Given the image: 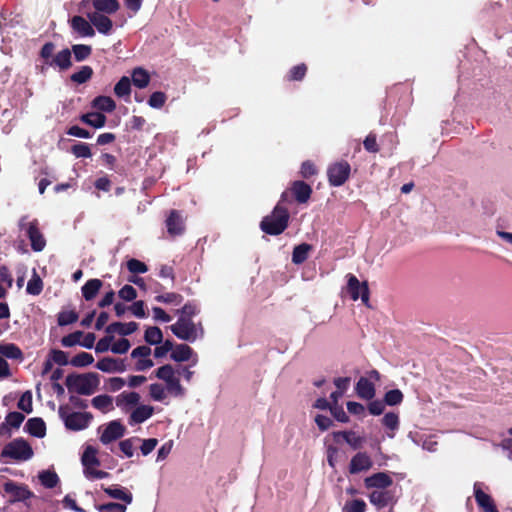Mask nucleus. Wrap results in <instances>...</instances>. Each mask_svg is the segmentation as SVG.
Returning <instances> with one entry per match:
<instances>
[{
    "mask_svg": "<svg viewBox=\"0 0 512 512\" xmlns=\"http://www.w3.org/2000/svg\"><path fill=\"white\" fill-rule=\"evenodd\" d=\"M290 214L288 209L278 202L271 214L263 217L260 222V229L272 236L282 234L289 225Z\"/></svg>",
    "mask_w": 512,
    "mask_h": 512,
    "instance_id": "f257e3e1",
    "label": "nucleus"
},
{
    "mask_svg": "<svg viewBox=\"0 0 512 512\" xmlns=\"http://www.w3.org/2000/svg\"><path fill=\"white\" fill-rule=\"evenodd\" d=\"M99 384L100 378L95 372L71 373L65 380L68 391L80 395H92L98 389Z\"/></svg>",
    "mask_w": 512,
    "mask_h": 512,
    "instance_id": "f03ea898",
    "label": "nucleus"
},
{
    "mask_svg": "<svg viewBox=\"0 0 512 512\" xmlns=\"http://www.w3.org/2000/svg\"><path fill=\"white\" fill-rule=\"evenodd\" d=\"M53 42H46L39 51V56L44 63L50 67L58 68L60 71H66L72 67V55L68 48L60 50L53 55L55 50Z\"/></svg>",
    "mask_w": 512,
    "mask_h": 512,
    "instance_id": "7ed1b4c3",
    "label": "nucleus"
},
{
    "mask_svg": "<svg viewBox=\"0 0 512 512\" xmlns=\"http://www.w3.org/2000/svg\"><path fill=\"white\" fill-rule=\"evenodd\" d=\"M312 187L302 180L293 181L290 187L282 192L279 202L291 203L295 200L298 204H306L312 195Z\"/></svg>",
    "mask_w": 512,
    "mask_h": 512,
    "instance_id": "20e7f679",
    "label": "nucleus"
},
{
    "mask_svg": "<svg viewBox=\"0 0 512 512\" xmlns=\"http://www.w3.org/2000/svg\"><path fill=\"white\" fill-rule=\"evenodd\" d=\"M69 407L61 405L58 413L64 421L65 427L72 431H80L88 427L93 416L89 412H72L68 413Z\"/></svg>",
    "mask_w": 512,
    "mask_h": 512,
    "instance_id": "39448f33",
    "label": "nucleus"
},
{
    "mask_svg": "<svg viewBox=\"0 0 512 512\" xmlns=\"http://www.w3.org/2000/svg\"><path fill=\"white\" fill-rule=\"evenodd\" d=\"M33 456L31 445L22 437L16 438L6 444L1 452V457L11 458L16 461H27Z\"/></svg>",
    "mask_w": 512,
    "mask_h": 512,
    "instance_id": "423d86ee",
    "label": "nucleus"
},
{
    "mask_svg": "<svg viewBox=\"0 0 512 512\" xmlns=\"http://www.w3.org/2000/svg\"><path fill=\"white\" fill-rule=\"evenodd\" d=\"M81 461L84 466V474L87 478L104 479L109 476V473L106 471L93 469V467L100 465L97 450L93 446L86 447L82 454Z\"/></svg>",
    "mask_w": 512,
    "mask_h": 512,
    "instance_id": "0eeeda50",
    "label": "nucleus"
},
{
    "mask_svg": "<svg viewBox=\"0 0 512 512\" xmlns=\"http://www.w3.org/2000/svg\"><path fill=\"white\" fill-rule=\"evenodd\" d=\"M27 216L21 218L19 222L20 229H26V234L31 243V248L35 252L42 251L46 246V240L39 229V222L37 219L25 223Z\"/></svg>",
    "mask_w": 512,
    "mask_h": 512,
    "instance_id": "6e6552de",
    "label": "nucleus"
},
{
    "mask_svg": "<svg viewBox=\"0 0 512 512\" xmlns=\"http://www.w3.org/2000/svg\"><path fill=\"white\" fill-rule=\"evenodd\" d=\"M350 173L351 166L345 160L331 164L327 169L329 184L333 187L342 186L349 179Z\"/></svg>",
    "mask_w": 512,
    "mask_h": 512,
    "instance_id": "1a4fd4ad",
    "label": "nucleus"
},
{
    "mask_svg": "<svg viewBox=\"0 0 512 512\" xmlns=\"http://www.w3.org/2000/svg\"><path fill=\"white\" fill-rule=\"evenodd\" d=\"M171 332L179 339L194 342L198 338V327L193 320L178 318L177 322L170 326Z\"/></svg>",
    "mask_w": 512,
    "mask_h": 512,
    "instance_id": "9d476101",
    "label": "nucleus"
},
{
    "mask_svg": "<svg viewBox=\"0 0 512 512\" xmlns=\"http://www.w3.org/2000/svg\"><path fill=\"white\" fill-rule=\"evenodd\" d=\"M347 290L352 300L361 298L364 305L369 307L370 291L366 281L360 282L353 274H348Z\"/></svg>",
    "mask_w": 512,
    "mask_h": 512,
    "instance_id": "9b49d317",
    "label": "nucleus"
},
{
    "mask_svg": "<svg viewBox=\"0 0 512 512\" xmlns=\"http://www.w3.org/2000/svg\"><path fill=\"white\" fill-rule=\"evenodd\" d=\"M3 489L5 493L12 497L11 502L25 501L34 496L33 492L26 485H20L14 481L6 482Z\"/></svg>",
    "mask_w": 512,
    "mask_h": 512,
    "instance_id": "f8f14e48",
    "label": "nucleus"
},
{
    "mask_svg": "<svg viewBox=\"0 0 512 512\" xmlns=\"http://www.w3.org/2000/svg\"><path fill=\"white\" fill-rule=\"evenodd\" d=\"M125 434V427L117 420L111 421L107 424L106 428L100 436V441L103 444H109L123 437Z\"/></svg>",
    "mask_w": 512,
    "mask_h": 512,
    "instance_id": "ddd939ff",
    "label": "nucleus"
},
{
    "mask_svg": "<svg viewBox=\"0 0 512 512\" xmlns=\"http://www.w3.org/2000/svg\"><path fill=\"white\" fill-rule=\"evenodd\" d=\"M474 497L483 512H499L492 497L485 493L478 483L474 484Z\"/></svg>",
    "mask_w": 512,
    "mask_h": 512,
    "instance_id": "4468645a",
    "label": "nucleus"
},
{
    "mask_svg": "<svg viewBox=\"0 0 512 512\" xmlns=\"http://www.w3.org/2000/svg\"><path fill=\"white\" fill-rule=\"evenodd\" d=\"M167 231L171 236L181 235L185 230V224L178 210H171L166 219Z\"/></svg>",
    "mask_w": 512,
    "mask_h": 512,
    "instance_id": "2eb2a0df",
    "label": "nucleus"
},
{
    "mask_svg": "<svg viewBox=\"0 0 512 512\" xmlns=\"http://www.w3.org/2000/svg\"><path fill=\"white\" fill-rule=\"evenodd\" d=\"M333 439L336 443H340L342 438L352 449L357 450L362 447L365 439L357 435L354 431H336L332 433Z\"/></svg>",
    "mask_w": 512,
    "mask_h": 512,
    "instance_id": "dca6fc26",
    "label": "nucleus"
},
{
    "mask_svg": "<svg viewBox=\"0 0 512 512\" xmlns=\"http://www.w3.org/2000/svg\"><path fill=\"white\" fill-rule=\"evenodd\" d=\"M88 18L92 26H94L99 33L108 35L112 31L113 22L108 16L98 12H93L88 14Z\"/></svg>",
    "mask_w": 512,
    "mask_h": 512,
    "instance_id": "f3484780",
    "label": "nucleus"
},
{
    "mask_svg": "<svg viewBox=\"0 0 512 512\" xmlns=\"http://www.w3.org/2000/svg\"><path fill=\"white\" fill-rule=\"evenodd\" d=\"M96 368L103 372H107V373H113V372L121 373V372L126 371V364H125V361L122 359L104 357L97 362Z\"/></svg>",
    "mask_w": 512,
    "mask_h": 512,
    "instance_id": "a211bd4d",
    "label": "nucleus"
},
{
    "mask_svg": "<svg viewBox=\"0 0 512 512\" xmlns=\"http://www.w3.org/2000/svg\"><path fill=\"white\" fill-rule=\"evenodd\" d=\"M70 25L72 29L77 32L80 36L83 37H93L95 35V30L90 22L87 21L84 17L76 15L71 18Z\"/></svg>",
    "mask_w": 512,
    "mask_h": 512,
    "instance_id": "6ab92c4d",
    "label": "nucleus"
},
{
    "mask_svg": "<svg viewBox=\"0 0 512 512\" xmlns=\"http://www.w3.org/2000/svg\"><path fill=\"white\" fill-rule=\"evenodd\" d=\"M372 467V461L365 452H358L350 461L349 472L357 474L361 471L369 470Z\"/></svg>",
    "mask_w": 512,
    "mask_h": 512,
    "instance_id": "aec40b11",
    "label": "nucleus"
},
{
    "mask_svg": "<svg viewBox=\"0 0 512 512\" xmlns=\"http://www.w3.org/2000/svg\"><path fill=\"white\" fill-rule=\"evenodd\" d=\"M25 416L20 412H9L5 417V422L0 424V435H11L10 428L18 429L22 422L24 421Z\"/></svg>",
    "mask_w": 512,
    "mask_h": 512,
    "instance_id": "412c9836",
    "label": "nucleus"
},
{
    "mask_svg": "<svg viewBox=\"0 0 512 512\" xmlns=\"http://www.w3.org/2000/svg\"><path fill=\"white\" fill-rule=\"evenodd\" d=\"M365 486L367 488H379L385 489L392 485V478L385 472H378L364 480Z\"/></svg>",
    "mask_w": 512,
    "mask_h": 512,
    "instance_id": "4be33fe9",
    "label": "nucleus"
},
{
    "mask_svg": "<svg viewBox=\"0 0 512 512\" xmlns=\"http://www.w3.org/2000/svg\"><path fill=\"white\" fill-rule=\"evenodd\" d=\"M355 391L358 397L365 400H372L376 393L374 384L365 377H360L356 383Z\"/></svg>",
    "mask_w": 512,
    "mask_h": 512,
    "instance_id": "5701e85b",
    "label": "nucleus"
},
{
    "mask_svg": "<svg viewBox=\"0 0 512 512\" xmlns=\"http://www.w3.org/2000/svg\"><path fill=\"white\" fill-rule=\"evenodd\" d=\"M154 413V408L149 405L136 407L129 416V424H140L149 419Z\"/></svg>",
    "mask_w": 512,
    "mask_h": 512,
    "instance_id": "b1692460",
    "label": "nucleus"
},
{
    "mask_svg": "<svg viewBox=\"0 0 512 512\" xmlns=\"http://www.w3.org/2000/svg\"><path fill=\"white\" fill-rule=\"evenodd\" d=\"M138 329V323L136 322H129V323H121V322H114L111 323L106 327V333L113 334L118 333L122 336L130 335L134 332H136Z\"/></svg>",
    "mask_w": 512,
    "mask_h": 512,
    "instance_id": "393cba45",
    "label": "nucleus"
},
{
    "mask_svg": "<svg viewBox=\"0 0 512 512\" xmlns=\"http://www.w3.org/2000/svg\"><path fill=\"white\" fill-rule=\"evenodd\" d=\"M25 430L34 437L42 438L46 434V424L42 418H30L25 424Z\"/></svg>",
    "mask_w": 512,
    "mask_h": 512,
    "instance_id": "a878e982",
    "label": "nucleus"
},
{
    "mask_svg": "<svg viewBox=\"0 0 512 512\" xmlns=\"http://www.w3.org/2000/svg\"><path fill=\"white\" fill-rule=\"evenodd\" d=\"M102 286L103 282L100 279H89L81 288L83 298L86 301L93 300L97 296Z\"/></svg>",
    "mask_w": 512,
    "mask_h": 512,
    "instance_id": "bb28decb",
    "label": "nucleus"
},
{
    "mask_svg": "<svg viewBox=\"0 0 512 512\" xmlns=\"http://www.w3.org/2000/svg\"><path fill=\"white\" fill-rule=\"evenodd\" d=\"M369 500L377 509H383L391 502L392 495L389 491L375 490L370 493Z\"/></svg>",
    "mask_w": 512,
    "mask_h": 512,
    "instance_id": "cd10ccee",
    "label": "nucleus"
},
{
    "mask_svg": "<svg viewBox=\"0 0 512 512\" xmlns=\"http://www.w3.org/2000/svg\"><path fill=\"white\" fill-rule=\"evenodd\" d=\"M92 4L96 12L101 14H114L120 8L118 0H93Z\"/></svg>",
    "mask_w": 512,
    "mask_h": 512,
    "instance_id": "c85d7f7f",
    "label": "nucleus"
},
{
    "mask_svg": "<svg viewBox=\"0 0 512 512\" xmlns=\"http://www.w3.org/2000/svg\"><path fill=\"white\" fill-rule=\"evenodd\" d=\"M79 119L81 122L94 128L104 127L107 120L106 116L100 112H90L82 114Z\"/></svg>",
    "mask_w": 512,
    "mask_h": 512,
    "instance_id": "c756f323",
    "label": "nucleus"
},
{
    "mask_svg": "<svg viewBox=\"0 0 512 512\" xmlns=\"http://www.w3.org/2000/svg\"><path fill=\"white\" fill-rule=\"evenodd\" d=\"M312 249V245L308 243H301L295 246L292 252V262L296 265L304 263Z\"/></svg>",
    "mask_w": 512,
    "mask_h": 512,
    "instance_id": "7c9ffc66",
    "label": "nucleus"
},
{
    "mask_svg": "<svg viewBox=\"0 0 512 512\" xmlns=\"http://www.w3.org/2000/svg\"><path fill=\"white\" fill-rule=\"evenodd\" d=\"M91 403L95 409L101 411L102 413H107L114 409L113 398L107 394L95 396Z\"/></svg>",
    "mask_w": 512,
    "mask_h": 512,
    "instance_id": "2f4dec72",
    "label": "nucleus"
},
{
    "mask_svg": "<svg viewBox=\"0 0 512 512\" xmlns=\"http://www.w3.org/2000/svg\"><path fill=\"white\" fill-rule=\"evenodd\" d=\"M92 107L102 112L111 113L116 109V103L109 96H97L92 101Z\"/></svg>",
    "mask_w": 512,
    "mask_h": 512,
    "instance_id": "473e14b6",
    "label": "nucleus"
},
{
    "mask_svg": "<svg viewBox=\"0 0 512 512\" xmlns=\"http://www.w3.org/2000/svg\"><path fill=\"white\" fill-rule=\"evenodd\" d=\"M103 490L109 497L121 500L126 504H130L133 500L132 494L126 491L124 488H120L118 486H111L103 488Z\"/></svg>",
    "mask_w": 512,
    "mask_h": 512,
    "instance_id": "72a5a7b5",
    "label": "nucleus"
},
{
    "mask_svg": "<svg viewBox=\"0 0 512 512\" xmlns=\"http://www.w3.org/2000/svg\"><path fill=\"white\" fill-rule=\"evenodd\" d=\"M193 354V350L187 344H178L171 353V358L176 362L188 361Z\"/></svg>",
    "mask_w": 512,
    "mask_h": 512,
    "instance_id": "f704fd0d",
    "label": "nucleus"
},
{
    "mask_svg": "<svg viewBox=\"0 0 512 512\" xmlns=\"http://www.w3.org/2000/svg\"><path fill=\"white\" fill-rule=\"evenodd\" d=\"M0 354L14 360H21L23 358L22 350L13 343L0 344Z\"/></svg>",
    "mask_w": 512,
    "mask_h": 512,
    "instance_id": "c9c22d12",
    "label": "nucleus"
},
{
    "mask_svg": "<svg viewBox=\"0 0 512 512\" xmlns=\"http://www.w3.org/2000/svg\"><path fill=\"white\" fill-rule=\"evenodd\" d=\"M132 82L136 87L143 89L148 86L150 75L145 69L137 67L132 72Z\"/></svg>",
    "mask_w": 512,
    "mask_h": 512,
    "instance_id": "e433bc0d",
    "label": "nucleus"
},
{
    "mask_svg": "<svg viewBox=\"0 0 512 512\" xmlns=\"http://www.w3.org/2000/svg\"><path fill=\"white\" fill-rule=\"evenodd\" d=\"M140 401V395L137 392H122L116 398V405L118 407L134 406Z\"/></svg>",
    "mask_w": 512,
    "mask_h": 512,
    "instance_id": "4c0bfd02",
    "label": "nucleus"
},
{
    "mask_svg": "<svg viewBox=\"0 0 512 512\" xmlns=\"http://www.w3.org/2000/svg\"><path fill=\"white\" fill-rule=\"evenodd\" d=\"M94 74L91 66H81L80 70L71 74L70 80L76 84H84L88 82Z\"/></svg>",
    "mask_w": 512,
    "mask_h": 512,
    "instance_id": "58836bf2",
    "label": "nucleus"
},
{
    "mask_svg": "<svg viewBox=\"0 0 512 512\" xmlns=\"http://www.w3.org/2000/svg\"><path fill=\"white\" fill-rule=\"evenodd\" d=\"M70 51L71 54L73 53L77 62H82L91 56L92 47L86 44H74L72 45Z\"/></svg>",
    "mask_w": 512,
    "mask_h": 512,
    "instance_id": "ea45409f",
    "label": "nucleus"
},
{
    "mask_svg": "<svg viewBox=\"0 0 512 512\" xmlns=\"http://www.w3.org/2000/svg\"><path fill=\"white\" fill-rule=\"evenodd\" d=\"M39 480L45 488L52 489L59 483V477L56 472L44 470L39 473Z\"/></svg>",
    "mask_w": 512,
    "mask_h": 512,
    "instance_id": "a19ab883",
    "label": "nucleus"
},
{
    "mask_svg": "<svg viewBox=\"0 0 512 512\" xmlns=\"http://www.w3.org/2000/svg\"><path fill=\"white\" fill-rule=\"evenodd\" d=\"M144 339L150 345H157L162 343L163 334L161 329L157 326L148 327L145 330Z\"/></svg>",
    "mask_w": 512,
    "mask_h": 512,
    "instance_id": "79ce46f5",
    "label": "nucleus"
},
{
    "mask_svg": "<svg viewBox=\"0 0 512 512\" xmlns=\"http://www.w3.org/2000/svg\"><path fill=\"white\" fill-rule=\"evenodd\" d=\"M307 65L304 63L293 66L286 75V80L289 82L292 81H302L307 73Z\"/></svg>",
    "mask_w": 512,
    "mask_h": 512,
    "instance_id": "37998d69",
    "label": "nucleus"
},
{
    "mask_svg": "<svg viewBox=\"0 0 512 512\" xmlns=\"http://www.w3.org/2000/svg\"><path fill=\"white\" fill-rule=\"evenodd\" d=\"M114 93L119 98L129 96L131 93V80L127 76L121 77L114 87Z\"/></svg>",
    "mask_w": 512,
    "mask_h": 512,
    "instance_id": "c03bdc74",
    "label": "nucleus"
},
{
    "mask_svg": "<svg viewBox=\"0 0 512 512\" xmlns=\"http://www.w3.org/2000/svg\"><path fill=\"white\" fill-rule=\"evenodd\" d=\"M94 362V357L88 352H80L70 360V364L74 367H86Z\"/></svg>",
    "mask_w": 512,
    "mask_h": 512,
    "instance_id": "a18cd8bd",
    "label": "nucleus"
},
{
    "mask_svg": "<svg viewBox=\"0 0 512 512\" xmlns=\"http://www.w3.org/2000/svg\"><path fill=\"white\" fill-rule=\"evenodd\" d=\"M43 290V282L37 273H34L27 283L26 291L30 295L37 296Z\"/></svg>",
    "mask_w": 512,
    "mask_h": 512,
    "instance_id": "49530a36",
    "label": "nucleus"
},
{
    "mask_svg": "<svg viewBox=\"0 0 512 512\" xmlns=\"http://www.w3.org/2000/svg\"><path fill=\"white\" fill-rule=\"evenodd\" d=\"M155 300L164 304L180 305L183 302V296L175 292H168L157 295Z\"/></svg>",
    "mask_w": 512,
    "mask_h": 512,
    "instance_id": "de8ad7c7",
    "label": "nucleus"
},
{
    "mask_svg": "<svg viewBox=\"0 0 512 512\" xmlns=\"http://www.w3.org/2000/svg\"><path fill=\"white\" fill-rule=\"evenodd\" d=\"M71 153L76 158H90L92 156V152H91L89 144L84 143V142H78V143L74 144L71 147Z\"/></svg>",
    "mask_w": 512,
    "mask_h": 512,
    "instance_id": "09e8293b",
    "label": "nucleus"
},
{
    "mask_svg": "<svg viewBox=\"0 0 512 512\" xmlns=\"http://www.w3.org/2000/svg\"><path fill=\"white\" fill-rule=\"evenodd\" d=\"M403 393L399 389H392L385 393L384 402L389 406H396L402 403Z\"/></svg>",
    "mask_w": 512,
    "mask_h": 512,
    "instance_id": "8fccbe9b",
    "label": "nucleus"
},
{
    "mask_svg": "<svg viewBox=\"0 0 512 512\" xmlns=\"http://www.w3.org/2000/svg\"><path fill=\"white\" fill-rule=\"evenodd\" d=\"M78 313L74 310L61 311L58 314L57 322L59 326H67L75 323L78 320Z\"/></svg>",
    "mask_w": 512,
    "mask_h": 512,
    "instance_id": "3c124183",
    "label": "nucleus"
},
{
    "mask_svg": "<svg viewBox=\"0 0 512 512\" xmlns=\"http://www.w3.org/2000/svg\"><path fill=\"white\" fill-rule=\"evenodd\" d=\"M199 313V309L197 305L193 302H187L184 306L177 310V314H179V318H184L186 320H192V317Z\"/></svg>",
    "mask_w": 512,
    "mask_h": 512,
    "instance_id": "603ef678",
    "label": "nucleus"
},
{
    "mask_svg": "<svg viewBox=\"0 0 512 512\" xmlns=\"http://www.w3.org/2000/svg\"><path fill=\"white\" fill-rule=\"evenodd\" d=\"M166 100L167 96L164 92L156 91L150 95L148 104L152 108L160 109L165 105Z\"/></svg>",
    "mask_w": 512,
    "mask_h": 512,
    "instance_id": "864d4df0",
    "label": "nucleus"
},
{
    "mask_svg": "<svg viewBox=\"0 0 512 512\" xmlns=\"http://www.w3.org/2000/svg\"><path fill=\"white\" fill-rule=\"evenodd\" d=\"M299 173L302 178L310 179L318 173V169L312 161L306 160L301 164Z\"/></svg>",
    "mask_w": 512,
    "mask_h": 512,
    "instance_id": "5fc2aeb1",
    "label": "nucleus"
},
{
    "mask_svg": "<svg viewBox=\"0 0 512 512\" xmlns=\"http://www.w3.org/2000/svg\"><path fill=\"white\" fill-rule=\"evenodd\" d=\"M83 335L84 333L79 330L72 332L61 339V344L64 347H73L77 344L80 345V340L83 337Z\"/></svg>",
    "mask_w": 512,
    "mask_h": 512,
    "instance_id": "6e6d98bb",
    "label": "nucleus"
},
{
    "mask_svg": "<svg viewBox=\"0 0 512 512\" xmlns=\"http://www.w3.org/2000/svg\"><path fill=\"white\" fill-rule=\"evenodd\" d=\"M366 503L362 499H354L351 501H347L344 505V512H365L366 511Z\"/></svg>",
    "mask_w": 512,
    "mask_h": 512,
    "instance_id": "4d7b16f0",
    "label": "nucleus"
},
{
    "mask_svg": "<svg viewBox=\"0 0 512 512\" xmlns=\"http://www.w3.org/2000/svg\"><path fill=\"white\" fill-rule=\"evenodd\" d=\"M155 376L167 383L175 376V372L170 364H165L155 371Z\"/></svg>",
    "mask_w": 512,
    "mask_h": 512,
    "instance_id": "13d9d810",
    "label": "nucleus"
},
{
    "mask_svg": "<svg viewBox=\"0 0 512 512\" xmlns=\"http://www.w3.org/2000/svg\"><path fill=\"white\" fill-rule=\"evenodd\" d=\"M364 149L369 153H378L379 145L377 143V136L375 133L370 132L363 141Z\"/></svg>",
    "mask_w": 512,
    "mask_h": 512,
    "instance_id": "bf43d9fd",
    "label": "nucleus"
},
{
    "mask_svg": "<svg viewBox=\"0 0 512 512\" xmlns=\"http://www.w3.org/2000/svg\"><path fill=\"white\" fill-rule=\"evenodd\" d=\"M18 408L26 413H31L33 410L32 407V393L31 391H26L20 397L18 404Z\"/></svg>",
    "mask_w": 512,
    "mask_h": 512,
    "instance_id": "052dcab7",
    "label": "nucleus"
},
{
    "mask_svg": "<svg viewBox=\"0 0 512 512\" xmlns=\"http://www.w3.org/2000/svg\"><path fill=\"white\" fill-rule=\"evenodd\" d=\"M382 423L392 431L397 430L399 428V416L394 412H388L384 415Z\"/></svg>",
    "mask_w": 512,
    "mask_h": 512,
    "instance_id": "680f3d73",
    "label": "nucleus"
},
{
    "mask_svg": "<svg viewBox=\"0 0 512 512\" xmlns=\"http://www.w3.org/2000/svg\"><path fill=\"white\" fill-rule=\"evenodd\" d=\"M127 269L134 274L145 273L148 271L147 265L135 258L127 261Z\"/></svg>",
    "mask_w": 512,
    "mask_h": 512,
    "instance_id": "e2e57ef3",
    "label": "nucleus"
},
{
    "mask_svg": "<svg viewBox=\"0 0 512 512\" xmlns=\"http://www.w3.org/2000/svg\"><path fill=\"white\" fill-rule=\"evenodd\" d=\"M96 509L100 512H125L127 507L125 504L109 502L96 506Z\"/></svg>",
    "mask_w": 512,
    "mask_h": 512,
    "instance_id": "0e129e2a",
    "label": "nucleus"
},
{
    "mask_svg": "<svg viewBox=\"0 0 512 512\" xmlns=\"http://www.w3.org/2000/svg\"><path fill=\"white\" fill-rule=\"evenodd\" d=\"M149 394L155 401H163L166 397L165 389L159 383H153L149 386Z\"/></svg>",
    "mask_w": 512,
    "mask_h": 512,
    "instance_id": "69168bd1",
    "label": "nucleus"
},
{
    "mask_svg": "<svg viewBox=\"0 0 512 512\" xmlns=\"http://www.w3.org/2000/svg\"><path fill=\"white\" fill-rule=\"evenodd\" d=\"M167 390L174 394L175 396H183L184 395V388L180 384V380L174 376L171 380H169L167 383Z\"/></svg>",
    "mask_w": 512,
    "mask_h": 512,
    "instance_id": "338daca9",
    "label": "nucleus"
},
{
    "mask_svg": "<svg viewBox=\"0 0 512 512\" xmlns=\"http://www.w3.org/2000/svg\"><path fill=\"white\" fill-rule=\"evenodd\" d=\"M330 412L332 416L341 423H347L349 421V416L346 414L343 407L338 404H332Z\"/></svg>",
    "mask_w": 512,
    "mask_h": 512,
    "instance_id": "774afa93",
    "label": "nucleus"
}]
</instances>
